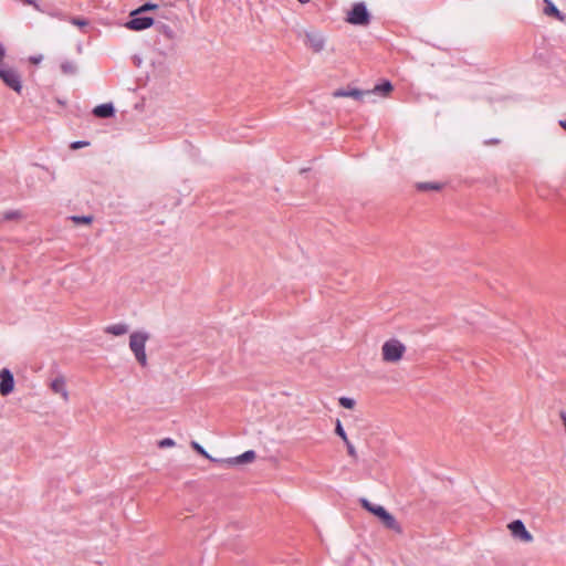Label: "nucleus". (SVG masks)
I'll return each instance as SVG.
<instances>
[{"instance_id":"nucleus-27","label":"nucleus","mask_w":566,"mask_h":566,"mask_svg":"<svg viewBox=\"0 0 566 566\" xmlns=\"http://www.w3.org/2000/svg\"><path fill=\"white\" fill-rule=\"evenodd\" d=\"M72 220L77 222V223L81 222V223L88 224V223H91L93 221V217H91V216H82V217L75 216V217H72Z\"/></svg>"},{"instance_id":"nucleus-18","label":"nucleus","mask_w":566,"mask_h":566,"mask_svg":"<svg viewBox=\"0 0 566 566\" xmlns=\"http://www.w3.org/2000/svg\"><path fill=\"white\" fill-rule=\"evenodd\" d=\"M360 505L367 510L368 512L373 513L377 517L384 512L385 507L381 505H375L370 503L367 499H360L359 500Z\"/></svg>"},{"instance_id":"nucleus-28","label":"nucleus","mask_w":566,"mask_h":566,"mask_svg":"<svg viewBox=\"0 0 566 566\" xmlns=\"http://www.w3.org/2000/svg\"><path fill=\"white\" fill-rule=\"evenodd\" d=\"M346 444V448H347V453L350 458H353L354 460L357 459V452H356V449L355 447L352 444V442L348 440L347 442H345Z\"/></svg>"},{"instance_id":"nucleus-1","label":"nucleus","mask_w":566,"mask_h":566,"mask_svg":"<svg viewBox=\"0 0 566 566\" xmlns=\"http://www.w3.org/2000/svg\"><path fill=\"white\" fill-rule=\"evenodd\" d=\"M149 335L145 332H134L129 336V348L134 353L136 360L145 367L147 365L146 343Z\"/></svg>"},{"instance_id":"nucleus-9","label":"nucleus","mask_w":566,"mask_h":566,"mask_svg":"<svg viewBox=\"0 0 566 566\" xmlns=\"http://www.w3.org/2000/svg\"><path fill=\"white\" fill-rule=\"evenodd\" d=\"M305 44L312 49L313 52L318 53L325 46V39L318 32H306L305 33Z\"/></svg>"},{"instance_id":"nucleus-12","label":"nucleus","mask_w":566,"mask_h":566,"mask_svg":"<svg viewBox=\"0 0 566 566\" xmlns=\"http://www.w3.org/2000/svg\"><path fill=\"white\" fill-rule=\"evenodd\" d=\"M115 113V108L113 106L112 103H106V104H101V105H97L94 109H93V114L96 116V117H99V118H108V117H112Z\"/></svg>"},{"instance_id":"nucleus-35","label":"nucleus","mask_w":566,"mask_h":566,"mask_svg":"<svg viewBox=\"0 0 566 566\" xmlns=\"http://www.w3.org/2000/svg\"><path fill=\"white\" fill-rule=\"evenodd\" d=\"M558 124L563 129L566 130V119H560Z\"/></svg>"},{"instance_id":"nucleus-17","label":"nucleus","mask_w":566,"mask_h":566,"mask_svg":"<svg viewBox=\"0 0 566 566\" xmlns=\"http://www.w3.org/2000/svg\"><path fill=\"white\" fill-rule=\"evenodd\" d=\"M155 25H156V30L163 34L164 36H166L167 39L169 40H174L176 38V33L175 31L172 30L171 27H169L168 24L166 23H163V22H156L155 21Z\"/></svg>"},{"instance_id":"nucleus-23","label":"nucleus","mask_w":566,"mask_h":566,"mask_svg":"<svg viewBox=\"0 0 566 566\" xmlns=\"http://www.w3.org/2000/svg\"><path fill=\"white\" fill-rule=\"evenodd\" d=\"M191 448L197 451L199 454H201L202 457H205L206 459L212 461V462H216L217 459L212 458L198 442L196 441H192L191 442Z\"/></svg>"},{"instance_id":"nucleus-24","label":"nucleus","mask_w":566,"mask_h":566,"mask_svg":"<svg viewBox=\"0 0 566 566\" xmlns=\"http://www.w3.org/2000/svg\"><path fill=\"white\" fill-rule=\"evenodd\" d=\"M61 70L64 74H74L76 72V65L71 61H65L61 64Z\"/></svg>"},{"instance_id":"nucleus-22","label":"nucleus","mask_w":566,"mask_h":566,"mask_svg":"<svg viewBox=\"0 0 566 566\" xmlns=\"http://www.w3.org/2000/svg\"><path fill=\"white\" fill-rule=\"evenodd\" d=\"M157 18H165L168 20H172V19H176L177 17L172 13L170 7H164V8H159V10L157 11Z\"/></svg>"},{"instance_id":"nucleus-31","label":"nucleus","mask_w":566,"mask_h":566,"mask_svg":"<svg viewBox=\"0 0 566 566\" xmlns=\"http://www.w3.org/2000/svg\"><path fill=\"white\" fill-rule=\"evenodd\" d=\"M88 142H85V140H77V142H74L71 144V148L72 149H78V148H82V147H85V146H88Z\"/></svg>"},{"instance_id":"nucleus-13","label":"nucleus","mask_w":566,"mask_h":566,"mask_svg":"<svg viewBox=\"0 0 566 566\" xmlns=\"http://www.w3.org/2000/svg\"><path fill=\"white\" fill-rule=\"evenodd\" d=\"M392 84L389 81H384L382 83L375 85L374 88L370 90L369 92L370 94L387 96L389 95L390 92H392Z\"/></svg>"},{"instance_id":"nucleus-5","label":"nucleus","mask_w":566,"mask_h":566,"mask_svg":"<svg viewBox=\"0 0 566 566\" xmlns=\"http://www.w3.org/2000/svg\"><path fill=\"white\" fill-rule=\"evenodd\" d=\"M130 19L124 24V27L132 31H143L155 24V19L151 17H142V14H134V10L130 12Z\"/></svg>"},{"instance_id":"nucleus-30","label":"nucleus","mask_w":566,"mask_h":566,"mask_svg":"<svg viewBox=\"0 0 566 566\" xmlns=\"http://www.w3.org/2000/svg\"><path fill=\"white\" fill-rule=\"evenodd\" d=\"M158 446L160 448L174 447L175 446V441L172 439H170V438H165V439L159 441Z\"/></svg>"},{"instance_id":"nucleus-3","label":"nucleus","mask_w":566,"mask_h":566,"mask_svg":"<svg viewBox=\"0 0 566 566\" xmlns=\"http://www.w3.org/2000/svg\"><path fill=\"white\" fill-rule=\"evenodd\" d=\"M0 78L7 87L21 94L23 88L21 74L14 67L6 64L4 60L0 63Z\"/></svg>"},{"instance_id":"nucleus-34","label":"nucleus","mask_w":566,"mask_h":566,"mask_svg":"<svg viewBox=\"0 0 566 566\" xmlns=\"http://www.w3.org/2000/svg\"><path fill=\"white\" fill-rule=\"evenodd\" d=\"M6 57V49L4 46L0 43V63L4 60Z\"/></svg>"},{"instance_id":"nucleus-15","label":"nucleus","mask_w":566,"mask_h":566,"mask_svg":"<svg viewBox=\"0 0 566 566\" xmlns=\"http://www.w3.org/2000/svg\"><path fill=\"white\" fill-rule=\"evenodd\" d=\"M545 4L546 6L544 8V13L546 15H554L559 21L565 20V15L556 8V6L552 1L545 0Z\"/></svg>"},{"instance_id":"nucleus-14","label":"nucleus","mask_w":566,"mask_h":566,"mask_svg":"<svg viewBox=\"0 0 566 566\" xmlns=\"http://www.w3.org/2000/svg\"><path fill=\"white\" fill-rule=\"evenodd\" d=\"M128 332V325L124 323L113 324L108 325L105 328V333L114 335V336H122Z\"/></svg>"},{"instance_id":"nucleus-33","label":"nucleus","mask_w":566,"mask_h":566,"mask_svg":"<svg viewBox=\"0 0 566 566\" xmlns=\"http://www.w3.org/2000/svg\"><path fill=\"white\" fill-rule=\"evenodd\" d=\"M24 4L32 6L35 10L41 11V8L36 0H21Z\"/></svg>"},{"instance_id":"nucleus-10","label":"nucleus","mask_w":566,"mask_h":566,"mask_svg":"<svg viewBox=\"0 0 566 566\" xmlns=\"http://www.w3.org/2000/svg\"><path fill=\"white\" fill-rule=\"evenodd\" d=\"M370 92L361 91L358 88H348V90H336L333 92L334 97H352L354 99H361L365 95H369Z\"/></svg>"},{"instance_id":"nucleus-4","label":"nucleus","mask_w":566,"mask_h":566,"mask_svg":"<svg viewBox=\"0 0 566 566\" xmlns=\"http://www.w3.org/2000/svg\"><path fill=\"white\" fill-rule=\"evenodd\" d=\"M346 22L354 25H367L370 22V14L364 2L353 4L346 17Z\"/></svg>"},{"instance_id":"nucleus-29","label":"nucleus","mask_w":566,"mask_h":566,"mask_svg":"<svg viewBox=\"0 0 566 566\" xmlns=\"http://www.w3.org/2000/svg\"><path fill=\"white\" fill-rule=\"evenodd\" d=\"M71 23L76 25V27H86L88 25V21L86 19H82V18H72L71 20Z\"/></svg>"},{"instance_id":"nucleus-6","label":"nucleus","mask_w":566,"mask_h":566,"mask_svg":"<svg viewBox=\"0 0 566 566\" xmlns=\"http://www.w3.org/2000/svg\"><path fill=\"white\" fill-rule=\"evenodd\" d=\"M255 458H256L255 452L253 450H248L244 453H242L238 457H234V458L216 460V463H219L224 467H234V465H240V464H244V463H250V462L254 461Z\"/></svg>"},{"instance_id":"nucleus-8","label":"nucleus","mask_w":566,"mask_h":566,"mask_svg":"<svg viewBox=\"0 0 566 566\" xmlns=\"http://www.w3.org/2000/svg\"><path fill=\"white\" fill-rule=\"evenodd\" d=\"M14 378L12 373L8 368H3L0 371V395L8 396L13 391Z\"/></svg>"},{"instance_id":"nucleus-19","label":"nucleus","mask_w":566,"mask_h":566,"mask_svg":"<svg viewBox=\"0 0 566 566\" xmlns=\"http://www.w3.org/2000/svg\"><path fill=\"white\" fill-rule=\"evenodd\" d=\"M360 505L367 510L368 512L373 513L377 517L384 512L385 507L381 505H375L370 503L367 499H360L359 500Z\"/></svg>"},{"instance_id":"nucleus-21","label":"nucleus","mask_w":566,"mask_h":566,"mask_svg":"<svg viewBox=\"0 0 566 566\" xmlns=\"http://www.w3.org/2000/svg\"><path fill=\"white\" fill-rule=\"evenodd\" d=\"M158 11L159 10V6L158 4H155V3H151V2H146L144 3L143 6L138 7L137 9L134 10V14H143L147 11Z\"/></svg>"},{"instance_id":"nucleus-26","label":"nucleus","mask_w":566,"mask_h":566,"mask_svg":"<svg viewBox=\"0 0 566 566\" xmlns=\"http://www.w3.org/2000/svg\"><path fill=\"white\" fill-rule=\"evenodd\" d=\"M339 405L344 408L352 409L355 406V400L347 397H342L339 399Z\"/></svg>"},{"instance_id":"nucleus-32","label":"nucleus","mask_w":566,"mask_h":566,"mask_svg":"<svg viewBox=\"0 0 566 566\" xmlns=\"http://www.w3.org/2000/svg\"><path fill=\"white\" fill-rule=\"evenodd\" d=\"M20 217V212L19 211H9V212H6L4 214V219L6 220H13V219H17Z\"/></svg>"},{"instance_id":"nucleus-7","label":"nucleus","mask_w":566,"mask_h":566,"mask_svg":"<svg viewBox=\"0 0 566 566\" xmlns=\"http://www.w3.org/2000/svg\"><path fill=\"white\" fill-rule=\"evenodd\" d=\"M511 534L525 543L533 541V535L526 530L524 523L521 520H515L507 525Z\"/></svg>"},{"instance_id":"nucleus-2","label":"nucleus","mask_w":566,"mask_h":566,"mask_svg":"<svg viewBox=\"0 0 566 566\" xmlns=\"http://www.w3.org/2000/svg\"><path fill=\"white\" fill-rule=\"evenodd\" d=\"M406 346L397 338H390L382 344L381 356L385 363H398L406 353Z\"/></svg>"},{"instance_id":"nucleus-36","label":"nucleus","mask_w":566,"mask_h":566,"mask_svg":"<svg viewBox=\"0 0 566 566\" xmlns=\"http://www.w3.org/2000/svg\"><path fill=\"white\" fill-rule=\"evenodd\" d=\"M389 512H387L386 510H384V512L378 516L380 518V521L384 520V517L388 514Z\"/></svg>"},{"instance_id":"nucleus-20","label":"nucleus","mask_w":566,"mask_h":566,"mask_svg":"<svg viewBox=\"0 0 566 566\" xmlns=\"http://www.w3.org/2000/svg\"><path fill=\"white\" fill-rule=\"evenodd\" d=\"M416 187L419 191H439L442 185L439 182H419Z\"/></svg>"},{"instance_id":"nucleus-16","label":"nucleus","mask_w":566,"mask_h":566,"mask_svg":"<svg viewBox=\"0 0 566 566\" xmlns=\"http://www.w3.org/2000/svg\"><path fill=\"white\" fill-rule=\"evenodd\" d=\"M381 523L389 530H392L395 531L396 533L400 534L402 532V528L400 526V524L397 522V520L395 518L394 515H391L390 513H388L384 520L381 521Z\"/></svg>"},{"instance_id":"nucleus-25","label":"nucleus","mask_w":566,"mask_h":566,"mask_svg":"<svg viewBox=\"0 0 566 566\" xmlns=\"http://www.w3.org/2000/svg\"><path fill=\"white\" fill-rule=\"evenodd\" d=\"M335 433L345 442L348 441L347 434L339 420L336 421Z\"/></svg>"},{"instance_id":"nucleus-11","label":"nucleus","mask_w":566,"mask_h":566,"mask_svg":"<svg viewBox=\"0 0 566 566\" xmlns=\"http://www.w3.org/2000/svg\"><path fill=\"white\" fill-rule=\"evenodd\" d=\"M50 387L53 392L60 394L65 401L69 400V391L66 390L64 377L60 376L53 379Z\"/></svg>"}]
</instances>
